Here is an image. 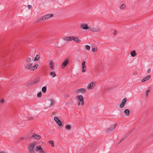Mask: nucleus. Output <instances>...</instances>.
<instances>
[{"instance_id":"obj_1","label":"nucleus","mask_w":153,"mask_h":153,"mask_svg":"<svg viewBox=\"0 0 153 153\" xmlns=\"http://www.w3.org/2000/svg\"><path fill=\"white\" fill-rule=\"evenodd\" d=\"M76 98L77 99L78 105H79L81 104L82 105H83L84 104V100L83 97L82 95H79L76 96Z\"/></svg>"},{"instance_id":"obj_2","label":"nucleus","mask_w":153,"mask_h":153,"mask_svg":"<svg viewBox=\"0 0 153 153\" xmlns=\"http://www.w3.org/2000/svg\"><path fill=\"white\" fill-rule=\"evenodd\" d=\"M32 63H29L26 66L25 68L31 71L37 69L39 66V65L38 64H36L34 66H32Z\"/></svg>"},{"instance_id":"obj_3","label":"nucleus","mask_w":153,"mask_h":153,"mask_svg":"<svg viewBox=\"0 0 153 153\" xmlns=\"http://www.w3.org/2000/svg\"><path fill=\"white\" fill-rule=\"evenodd\" d=\"M36 144V143H33L28 146V149L30 153H34V147Z\"/></svg>"},{"instance_id":"obj_4","label":"nucleus","mask_w":153,"mask_h":153,"mask_svg":"<svg viewBox=\"0 0 153 153\" xmlns=\"http://www.w3.org/2000/svg\"><path fill=\"white\" fill-rule=\"evenodd\" d=\"M127 101V100L126 98H124L122 100L121 103L119 105L120 108H122L124 107Z\"/></svg>"},{"instance_id":"obj_5","label":"nucleus","mask_w":153,"mask_h":153,"mask_svg":"<svg viewBox=\"0 0 153 153\" xmlns=\"http://www.w3.org/2000/svg\"><path fill=\"white\" fill-rule=\"evenodd\" d=\"M69 60L68 59L65 60L62 64V69L64 68H65L68 65L69 62Z\"/></svg>"},{"instance_id":"obj_6","label":"nucleus","mask_w":153,"mask_h":153,"mask_svg":"<svg viewBox=\"0 0 153 153\" xmlns=\"http://www.w3.org/2000/svg\"><path fill=\"white\" fill-rule=\"evenodd\" d=\"M54 120L59 126H62V123L61 120L57 117H54Z\"/></svg>"},{"instance_id":"obj_7","label":"nucleus","mask_w":153,"mask_h":153,"mask_svg":"<svg viewBox=\"0 0 153 153\" xmlns=\"http://www.w3.org/2000/svg\"><path fill=\"white\" fill-rule=\"evenodd\" d=\"M80 28L83 30H87L89 29L88 25L85 23L81 24L80 25Z\"/></svg>"},{"instance_id":"obj_8","label":"nucleus","mask_w":153,"mask_h":153,"mask_svg":"<svg viewBox=\"0 0 153 153\" xmlns=\"http://www.w3.org/2000/svg\"><path fill=\"white\" fill-rule=\"evenodd\" d=\"M85 62L84 61L82 62V71L83 72H85L86 71V68L85 65Z\"/></svg>"},{"instance_id":"obj_9","label":"nucleus","mask_w":153,"mask_h":153,"mask_svg":"<svg viewBox=\"0 0 153 153\" xmlns=\"http://www.w3.org/2000/svg\"><path fill=\"white\" fill-rule=\"evenodd\" d=\"M117 125V124L115 123L114 124V125H113V126L112 127L108 128L105 130L106 132L107 133H108L109 131L114 129L115 128Z\"/></svg>"},{"instance_id":"obj_10","label":"nucleus","mask_w":153,"mask_h":153,"mask_svg":"<svg viewBox=\"0 0 153 153\" xmlns=\"http://www.w3.org/2000/svg\"><path fill=\"white\" fill-rule=\"evenodd\" d=\"M32 137H33L35 139L38 140L40 139V138L41 137L40 135H38L36 134H34L33 135L30 137L29 138H30Z\"/></svg>"},{"instance_id":"obj_11","label":"nucleus","mask_w":153,"mask_h":153,"mask_svg":"<svg viewBox=\"0 0 153 153\" xmlns=\"http://www.w3.org/2000/svg\"><path fill=\"white\" fill-rule=\"evenodd\" d=\"M86 92V90L84 88H81L80 89H79L76 90V92L77 93L79 92H83L84 93H85Z\"/></svg>"},{"instance_id":"obj_12","label":"nucleus","mask_w":153,"mask_h":153,"mask_svg":"<svg viewBox=\"0 0 153 153\" xmlns=\"http://www.w3.org/2000/svg\"><path fill=\"white\" fill-rule=\"evenodd\" d=\"M89 29L90 31L92 32H97L100 31V29L98 28H95L94 27H89Z\"/></svg>"},{"instance_id":"obj_13","label":"nucleus","mask_w":153,"mask_h":153,"mask_svg":"<svg viewBox=\"0 0 153 153\" xmlns=\"http://www.w3.org/2000/svg\"><path fill=\"white\" fill-rule=\"evenodd\" d=\"M73 40L74 41L77 43H79L80 42L81 40L78 39V38L76 36H74V38H72V40Z\"/></svg>"},{"instance_id":"obj_14","label":"nucleus","mask_w":153,"mask_h":153,"mask_svg":"<svg viewBox=\"0 0 153 153\" xmlns=\"http://www.w3.org/2000/svg\"><path fill=\"white\" fill-rule=\"evenodd\" d=\"M53 14H50L45 15V16H44V18L45 20L51 17H53Z\"/></svg>"},{"instance_id":"obj_15","label":"nucleus","mask_w":153,"mask_h":153,"mask_svg":"<svg viewBox=\"0 0 153 153\" xmlns=\"http://www.w3.org/2000/svg\"><path fill=\"white\" fill-rule=\"evenodd\" d=\"M74 38V36H68L63 38V39L67 41H71L72 40V38Z\"/></svg>"},{"instance_id":"obj_16","label":"nucleus","mask_w":153,"mask_h":153,"mask_svg":"<svg viewBox=\"0 0 153 153\" xmlns=\"http://www.w3.org/2000/svg\"><path fill=\"white\" fill-rule=\"evenodd\" d=\"M49 68L50 69L52 70H54V64L52 61H50L49 62Z\"/></svg>"},{"instance_id":"obj_17","label":"nucleus","mask_w":153,"mask_h":153,"mask_svg":"<svg viewBox=\"0 0 153 153\" xmlns=\"http://www.w3.org/2000/svg\"><path fill=\"white\" fill-rule=\"evenodd\" d=\"M150 77L151 76L150 75H149L147 76L146 77L142 79L141 82H145L148 80H149V79H150Z\"/></svg>"},{"instance_id":"obj_18","label":"nucleus","mask_w":153,"mask_h":153,"mask_svg":"<svg viewBox=\"0 0 153 153\" xmlns=\"http://www.w3.org/2000/svg\"><path fill=\"white\" fill-rule=\"evenodd\" d=\"M124 113L126 116H128L130 115V111L128 109H126L124 110Z\"/></svg>"},{"instance_id":"obj_19","label":"nucleus","mask_w":153,"mask_h":153,"mask_svg":"<svg viewBox=\"0 0 153 153\" xmlns=\"http://www.w3.org/2000/svg\"><path fill=\"white\" fill-rule=\"evenodd\" d=\"M94 85V83L93 82H92L88 85V88L89 89H92L93 88Z\"/></svg>"},{"instance_id":"obj_20","label":"nucleus","mask_w":153,"mask_h":153,"mask_svg":"<svg viewBox=\"0 0 153 153\" xmlns=\"http://www.w3.org/2000/svg\"><path fill=\"white\" fill-rule=\"evenodd\" d=\"M130 54L131 56L133 57L135 56L137 54L135 50L131 51L130 53Z\"/></svg>"},{"instance_id":"obj_21","label":"nucleus","mask_w":153,"mask_h":153,"mask_svg":"<svg viewBox=\"0 0 153 153\" xmlns=\"http://www.w3.org/2000/svg\"><path fill=\"white\" fill-rule=\"evenodd\" d=\"M45 20V18H44V16H42V17L38 19V20H37L35 22V23H38L39 22L42 21H44Z\"/></svg>"},{"instance_id":"obj_22","label":"nucleus","mask_w":153,"mask_h":153,"mask_svg":"<svg viewBox=\"0 0 153 153\" xmlns=\"http://www.w3.org/2000/svg\"><path fill=\"white\" fill-rule=\"evenodd\" d=\"M39 78H37L33 81V82L34 84H36L38 83L39 82Z\"/></svg>"},{"instance_id":"obj_23","label":"nucleus","mask_w":153,"mask_h":153,"mask_svg":"<svg viewBox=\"0 0 153 153\" xmlns=\"http://www.w3.org/2000/svg\"><path fill=\"white\" fill-rule=\"evenodd\" d=\"M40 57V55L39 54L37 55L34 59V61H36L39 60Z\"/></svg>"},{"instance_id":"obj_24","label":"nucleus","mask_w":153,"mask_h":153,"mask_svg":"<svg viewBox=\"0 0 153 153\" xmlns=\"http://www.w3.org/2000/svg\"><path fill=\"white\" fill-rule=\"evenodd\" d=\"M50 75L52 76L53 77H54L56 76V75L54 71L51 72L50 73Z\"/></svg>"},{"instance_id":"obj_25","label":"nucleus","mask_w":153,"mask_h":153,"mask_svg":"<svg viewBox=\"0 0 153 153\" xmlns=\"http://www.w3.org/2000/svg\"><path fill=\"white\" fill-rule=\"evenodd\" d=\"M42 148V147L40 146L39 145V146H37L36 147V148L35 149V151L36 152L39 151Z\"/></svg>"},{"instance_id":"obj_26","label":"nucleus","mask_w":153,"mask_h":153,"mask_svg":"<svg viewBox=\"0 0 153 153\" xmlns=\"http://www.w3.org/2000/svg\"><path fill=\"white\" fill-rule=\"evenodd\" d=\"M65 128L67 130H70L71 128V126L70 125H66Z\"/></svg>"},{"instance_id":"obj_27","label":"nucleus","mask_w":153,"mask_h":153,"mask_svg":"<svg viewBox=\"0 0 153 153\" xmlns=\"http://www.w3.org/2000/svg\"><path fill=\"white\" fill-rule=\"evenodd\" d=\"M47 88L45 86L43 87L42 89V91L44 93H45L46 91Z\"/></svg>"},{"instance_id":"obj_28","label":"nucleus","mask_w":153,"mask_h":153,"mask_svg":"<svg viewBox=\"0 0 153 153\" xmlns=\"http://www.w3.org/2000/svg\"><path fill=\"white\" fill-rule=\"evenodd\" d=\"M34 85L33 83V82L32 81H30L29 82H28L27 84V87H28L30 85Z\"/></svg>"},{"instance_id":"obj_29","label":"nucleus","mask_w":153,"mask_h":153,"mask_svg":"<svg viewBox=\"0 0 153 153\" xmlns=\"http://www.w3.org/2000/svg\"><path fill=\"white\" fill-rule=\"evenodd\" d=\"M50 100L51 102L50 105H53L55 103V101L53 99H50Z\"/></svg>"},{"instance_id":"obj_30","label":"nucleus","mask_w":153,"mask_h":153,"mask_svg":"<svg viewBox=\"0 0 153 153\" xmlns=\"http://www.w3.org/2000/svg\"><path fill=\"white\" fill-rule=\"evenodd\" d=\"M49 143L51 144L52 147H54V146L53 142L52 140H50L49 141Z\"/></svg>"},{"instance_id":"obj_31","label":"nucleus","mask_w":153,"mask_h":153,"mask_svg":"<svg viewBox=\"0 0 153 153\" xmlns=\"http://www.w3.org/2000/svg\"><path fill=\"white\" fill-rule=\"evenodd\" d=\"M120 8L121 9L123 10L125 8V5L124 4H123L120 7Z\"/></svg>"},{"instance_id":"obj_32","label":"nucleus","mask_w":153,"mask_h":153,"mask_svg":"<svg viewBox=\"0 0 153 153\" xmlns=\"http://www.w3.org/2000/svg\"><path fill=\"white\" fill-rule=\"evenodd\" d=\"M42 94L41 92L38 93L37 94V97H42Z\"/></svg>"},{"instance_id":"obj_33","label":"nucleus","mask_w":153,"mask_h":153,"mask_svg":"<svg viewBox=\"0 0 153 153\" xmlns=\"http://www.w3.org/2000/svg\"><path fill=\"white\" fill-rule=\"evenodd\" d=\"M85 47L86 49L87 50H88V51L90 50V46L88 45H85Z\"/></svg>"},{"instance_id":"obj_34","label":"nucleus","mask_w":153,"mask_h":153,"mask_svg":"<svg viewBox=\"0 0 153 153\" xmlns=\"http://www.w3.org/2000/svg\"><path fill=\"white\" fill-rule=\"evenodd\" d=\"M97 51V47L96 48H92V51L93 52H96Z\"/></svg>"},{"instance_id":"obj_35","label":"nucleus","mask_w":153,"mask_h":153,"mask_svg":"<svg viewBox=\"0 0 153 153\" xmlns=\"http://www.w3.org/2000/svg\"><path fill=\"white\" fill-rule=\"evenodd\" d=\"M150 92V90L149 89H148L146 91V97H147L148 95V94H149V93Z\"/></svg>"},{"instance_id":"obj_36","label":"nucleus","mask_w":153,"mask_h":153,"mask_svg":"<svg viewBox=\"0 0 153 153\" xmlns=\"http://www.w3.org/2000/svg\"><path fill=\"white\" fill-rule=\"evenodd\" d=\"M39 152L41 153H46V152H44L43 149L42 148L39 151Z\"/></svg>"},{"instance_id":"obj_37","label":"nucleus","mask_w":153,"mask_h":153,"mask_svg":"<svg viewBox=\"0 0 153 153\" xmlns=\"http://www.w3.org/2000/svg\"><path fill=\"white\" fill-rule=\"evenodd\" d=\"M4 102V99H1L0 100V103L1 104H3Z\"/></svg>"},{"instance_id":"obj_38","label":"nucleus","mask_w":153,"mask_h":153,"mask_svg":"<svg viewBox=\"0 0 153 153\" xmlns=\"http://www.w3.org/2000/svg\"><path fill=\"white\" fill-rule=\"evenodd\" d=\"M30 60H31L30 58V57H28L27 59V62H29L30 61Z\"/></svg>"},{"instance_id":"obj_39","label":"nucleus","mask_w":153,"mask_h":153,"mask_svg":"<svg viewBox=\"0 0 153 153\" xmlns=\"http://www.w3.org/2000/svg\"><path fill=\"white\" fill-rule=\"evenodd\" d=\"M27 7H28V9H30L31 8L32 6L31 5H27Z\"/></svg>"},{"instance_id":"obj_40","label":"nucleus","mask_w":153,"mask_h":153,"mask_svg":"<svg viewBox=\"0 0 153 153\" xmlns=\"http://www.w3.org/2000/svg\"><path fill=\"white\" fill-rule=\"evenodd\" d=\"M117 31L116 30H115L114 31L113 33V34L115 35H116L117 34Z\"/></svg>"},{"instance_id":"obj_41","label":"nucleus","mask_w":153,"mask_h":153,"mask_svg":"<svg viewBox=\"0 0 153 153\" xmlns=\"http://www.w3.org/2000/svg\"><path fill=\"white\" fill-rule=\"evenodd\" d=\"M151 71V70L150 69H149L147 70V72L149 73Z\"/></svg>"},{"instance_id":"obj_42","label":"nucleus","mask_w":153,"mask_h":153,"mask_svg":"<svg viewBox=\"0 0 153 153\" xmlns=\"http://www.w3.org/2000/svg\"><path fill=\"white\" fill-rule=\"evenodd\" d=\"M123 141V140H122V139H121L118 142V144H120V143L122 141Z\"/></svg>"},{"instance_id":"obj_43","label":"nucleus","mask_w":153,"mask_h":153,"mask_svg":"<svg viewBox=\"0 0 153 153\" xmlns=\"http://www.w3.org/2000/svg\"><path fill=\"white\" fill-rule=\"evenodd\" d=\"M132 132V131H129L128 133H127V134H128V135H129Z\"/></svg>"},{"instance_id":"obj_44","label":"nucleus","mask_w":153,"mask_h":153,"mask_svg":"<svg viewBox=\"0 0 153 153\" xmlns=\"http://www.w3.org/2000/svg\"><path fill=\"white\" fill-rule=\"evenodd\" d=\"M132 132V131H129L128 133H127V134H128V135H129Z\"/></svg>"},{"instance_id":"obj_45","label":"nucleus","mask_w":153,"mask_h":153,"mask_svg":"<svg viewBox=\"0 0 153 153\" xmlns=\"http://www.w3.org/2000/svg\"><path fill=\"white\" fill-rule=\"evenodd\" d=\"M29 137L27 135L25 137V139H27Z\"/></svg>"},{"instance_id":"obj_46","label":"nucleus","mask_w":153,"mask_h":153,"mask_svg":"<svg viewBox=\"0 0 153 153\" xmlns=\"http://www.w3.org/2000/svg\"><path fill=\"white\" fill-rule=\"evenodd\" d=\"M129 135H128V134H126L125 135V136H124L126 138H127Z\"/></svg>"},{"instance_id":"obj_47","label":"nucleus","mask_w":153,"mask_h":153,"mask_svg":"<svg viewBox=\"0 0 153 153\" xmlns=\"http://www.w3.org/2000/svg\"><path fill=\"white\" fill-rule=\"evenodd\" d=\"M21 139L22 140H24V139H25V137H21Z\"/></svg>"},{"instance_id":"obj_48","label":"nucleus","mask_w":153,"mask_h":153,"mask_svg":"<svg viewBox=\"0 0 153 153\" xmlns=\"http://www.w3.org/2000/svg\"><path fill=\"white\" fill-rule=\"evenodd\" d=\"M126 138L125 137V136H124L123 138H122V140H125Z\"/></svg>"},{"instance_id":"obj_49","label":"nucleus","mask_w":153,"mask_h":153,"mask_svg":"<svg viewBox=\"0 0 153 153\" xmlns=\"http://www.w3.org/2000/svg\"><path fill=\"white\" fill-rule=\"evenodd\" d=\"M133 74L134 75H136L137 74V72H134V74Z\"/></svg>"},{"instance_id":"obj_50","label":"nucleus","mask_w":153,"mask_h":153,"mask_svg":"<svg viewBox=\"0 0 153 153\" xmlns=\"http://www.w3.org/2000/svg\"><path fill=\"white\" fill-rule=\"evenodd\" d=\"M29 119H30V120H32L33 119V117H31L30 118H29Z\"/></svg>"},{"instance_id":"obj_51","label":"nucleus","mask_w":153,"mask_h":153,"mask_svg":"<svg viewBox=\"0 0 153 153\" xmlns=\"http://www.w3.org/2000/svg\"><path fill=\"white\" fill-rule=\"evenodd\" d=\"M135 129V128H133L131 130V131L132 132L133 131H134V130Z\"/></svg>"},{"instance_id":"obj_52","label":"nucleus","mask_w":153,"mask_h":153,"mask_svg":"<svg viewBox=\"0 0 153 153\" xmlns=\"http://www.w3.org/2000/svg\"><path fill=\"white\" fill-rule=\"evenodd\" d=\"M30 135V134H29V133L27 135L29 137V136Z\"/></svg>"},{"instance_id":"obj_53","label":"nucleus","mask_w":153,"mask_h":153,"mask_svg":"<svg viewBox=\"0 0 153 153\" xmlns=\"http://www.w3.org/2000/svg\"><path fill=\"white\" fill-rule=\"evenodd\" d=\"M111 89V88H109L108 90H110V89Z\"/></svg>"},{"instance_id":"obj_54","label":"nucleus","mask_w":153,"mask_h":153,"mask_svg":"<svg viewBox=\"0 0 153 153\" xmlns=\"http://www.w3.org/2000/svg\"><path fill=\"white\" fill-rule=\"evenodd\" d=\"M152 46H153V45H152Z\"/></svg>"},{"instance_id":"obj_55","label":"nucleus","mask_w":153,"mask_h":153,"mask_svg":"<svg viewBox=\"0 0 153 153\" xmlns=\"http://www.w3.org/2000/svg\"><path fill=\"white\" fill-rule=\"evenodd\" d=\"M82 153L80 152V153Z\"/></svg>"}]
</instances>
